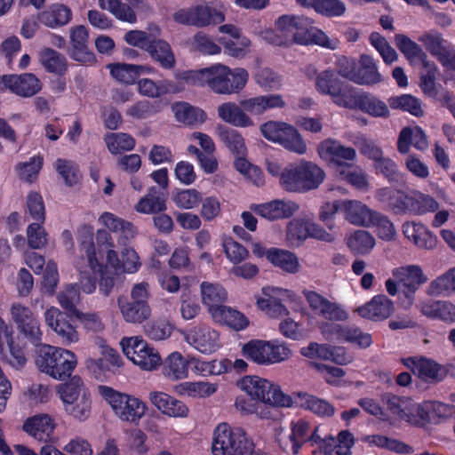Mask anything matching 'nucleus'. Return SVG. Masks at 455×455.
Wrapping results in <instances>:
<instances>
[{"instance_id":"2f4dec72","label":"nucleus","mask_w":455,"mask_h":455,"mask_svg":"<svg viewBox=\"0 0 455 455\" xmlns=\"http://www.w3.org/2000/svg\"><path fill=\"white\" fill-rule=\"evenodd\" d=\"M241 108L246 113L261 115L267 109L283 108L285 102L279 94H270L244 99L240 101Z\"/></svg>"},{"instance_id":"a19ab883","label":"nucleus","mask_w":455,"mask_h":455,"mask_svg":"<svg viewBox=\"0 0 455 455\" xmlns=\"http://www.w3.org/2000/svg\"><path fill=\"white\" fill-rule=\"evenodd\" d=\"M190 360L186 359L179 352L168 355L164 363V374L171 379L178 380L188 377Z\"/></svg>"},{"instance_id":"c85d7f7f","label":"nucleus","mask_w":455,"mask_h":455,"mask_svg":"<svg viewBox=\"0 0 455 455\" xmlns=\"http://www.w3.org/2000/svg\"><path fill=\"white\" fill-rule=\"evenodd\" d=\"M55 425L47 414H39L27 419L22 429L39 442H48L53 434Z\"/></svg>"},{"instance_id":"3c124183","label":"nucleus","mask_w":455,"mask_h":455,"mask_svg":"<svg viewBox=\"0 0 455 455\" xmlns=\"http://www.w3.org/2000/svg\"><path fill=\"white\" fill-rule=\"evenodd\" d=\"M455 291V267L433 280L428 287L432 296H449Z\"/></svg>"},{"instance_id":"5701e85b","label":"nucleus","mask_w":455,"mask_h":455,"mask_svg":"<svg viewBox=\"0 0 455 455\" xmlns=\"http://www.w3.org/2000/svg\"><path fill=\"white\" fill-rule=\"evenodd\" d=\"M187 341L204 354H212L220 347L219 332L209 326H196L187 334Z\"/></svg>"},{"instance_id":"49530a36","label":"nucleus","mask_w":455,"mask_h":455,"mask_svg":"<svg viewBox=\"0 0 455 455\" xmlns=\"http://www.w3.org/2000/svg\"><path fill=\"white\" fill-rule=\"evenodd\" d=\"M419 41L423 44L425 49L437 60L442 58L450 47L442 34L435 30L424 32L419 37Z\"/></svg>"},{"instance_id":"b1692460","label":"nucleus","mask_w":455,"mask_h":455,"mask_svg":"<svg viewBox=\"0 0 455 455\" xmlns=\"http://www.w3.org/2000/svg\"><path fill=\"white\" fill-rule=\"evenodd\" d=\"M1 81L12 92L22 97H31L42 89L40 80L31 73L20 76L4 75L1 76Z\"/></svg>"},{"instance_id":"09e8293b","label":"nucleus","mask_w":455,"mask_h":455,"mask_svg":"<svg viewBox=\"0 0 455 455\" xmlns=\"http://www.w3.org/2000/svg\"><path fill=\"white\" fill-rule=\"evenodd\" d=\"M307 237H313L321 241L332 242L333 235L326 229H286V240L292 246H299Z\"/></svg>"},{"instance_id":"37998d69","label":"nucleus","mask_w":455,"mask_h":455,"mask_svg":"<svg viewBox=\"0 0 455 455\" xmlns=\"http://www.w3.org/2000/svg\"><path fill=\"white\" fill-rule=\"evenodd\" d=\"M203 303L208 307L209 313L212 315V309L223 306L226 301L227 291L220 284L203 282L201 284Z\"/></svg>"},{"instance_id":"393cba45","label":"nucleus","mask_w":455,"mask_h":455,"mask_svg":"<svg viewBox=\"0 0 455 455\" xmlns=\"http://www.w3.org/2000/svg\"><path fill=\"white\" fill-rule=\"evenodd\" d=\"M395 311L393 301L384 294L375 295L369 302L357 308L358 315L371 321H382Z\"/></svg>"},{"instance_id":"58836bf2","label":"nucleus","mask_w":455,"mask_h":455,"mask_svg":"<svg viewBox=\"0 0 455 455\" xmlns=\"http://www.w3.org/2000/svg\"><path fill=\"white\" fill-rule=\"evenodd\" d=\"M216 132L220 140L224 143L233 155L245 156L246 146L244 139L238 131L224 125H219L216 128Z\"/></svg>"},{"instance_id":"f8f14e48","label":"nucleus","mask_w":455,"mask_h":455,"mask_svg":"<svg viewBox=\"0 0 455 455\" xmlns=\"http://www.w3.org/2000/svg\"><path fill=\"white\" fill-rule=\"evenodd\" d=\"M260 132L267 140L280 144L290 152L304 155L307 150L300 133L287 123L268 121L261 124Z\"/></svg>"},{"instance_id":"c9c22d12","label":"nucleus","mask_w":455,"mask_h":455,"mask_svg":"<svg viewBox=\"0 0 455 455\" xmlns=\"http://www.w3.org/2000/svg\"><path fill=\"white\" fill-rule=\"evenodd\" d=\"M326 455H352V448L355 443V435L347 429L341 430L334 437L327 435Z\"/></svg>"},{"instance_id":"5fc2aeb1","label":"nucleus","mask_w":455,"mask_h":455,"mask_svg":"<svg viewBox=\"0 0 455 455\" xmlns=\"http://www.w3.org/2000/svg\"><path fill=\"white\" fill-rule=\"evenodd\" d=\"M174 110L177 120L188 125L201 124L206 118V115L202 109L188 103L178 104Z\"/></svg>"},{"instance_id":"9b49d317","label":"nucleus","mask_w":455,"mask_h":455,"mask_svg":"<svg viewBox=\"0 0 455 455\" xmlns=\"http://www.w3.org/2000/svg\"><path fill=\"white\" fill-rule=\"evenodd\" d=\"M242 355L257 364L269 365L287 359L291 355V350L277 341L251 339L243 344Z\"/></svg>"},{"instance_id":"4c0bfd02","label":"nucleus","mask_w":455,"mask_h":455,"mask_svg":"<svg viewBox=\"0 0 455 455\" xmlns=\"http://www.w3.org/2000/svg\"><path fill=\"white\" fill-rule=\"evenodd\" d=\"M376 198L386 203L395 212H402L407 210L411 204V197L401 190H395L391 188H381L376 191Z\"/></svg>"},{"instance_id":"7c9ffc66","label":"nucleus","mask_w":455,"mask_h":455,"mask_svg":"<svg viewBox=\"0 0 455 455\" xmlns=\"http://www.w3.org/2000/svg\"><path fill=\"white\" fill-rule=\"evenodd\" d=\"M294 403L297 406L310 411L319 417H331L335 413V407L331 403L307 393L295 394Z\"/></svg>"},{"instance_id":"bb28decb","label":"nucleus","mask_w":455,"mask_h":455,"mask_svg":"<svg viewBox=\"0 0 455 455\" xmlns=\"http://www.w3.org/2000/svg\"><path fill=\"white\" fill-rule=\"evenodd\" d=\"M257 214L268 220L286 219L291 216L299 206L293 202L273 200L251 208Z\"/></svg>"},{"instance_id":"72a5a7b5","label":"nucleus","mask_w":455,"mask_h":455,"mask_svg":"<svg viewBox=\"0 0 455 455\" xmlns=\"http://www.w3.org/2000/svg\"><path fill=\"white\" fill-rule=\"evenodd\" d=\"M212 317L216 323L235 331L244 330L249 325V320L243 313L224 305L213 308Z\"/></svg>"},{"instance_id":"dca6fc26","label":"nucleus","mask_w":455,"mask_h":455,"mask_svg":"<svg viewBox=\"0 0 455 455\" xmlns=\"http://www.w3.org/2000/svg\"><path fill=\"white\" fill-rule=\"evenodd\" d=\"M402 363L415 376L426 383H438L448 375V369L433 359L425 356H409L401 359Z\"/></svg>"},{"instance_id":"c756f323","label":"nucleus","mask_w":455,"mask_h":455,"mask_svg":"<svg viewBox=\"0 0 455 455\" xmlns=\"http://www.w3.org/2000/svg\"><path fill=\"white\" fill-rule=\"evenodd\" d=\"M423 315L433 320H439L447 324L455 323V304L449 300H431L421 306Z\"/></svg>"},{"instance_id":"a18cd8bd","label":"nucleus","mask_w":455,"mask_h":455,"mask_svg":"<svg viewBox=\"0 0 455 455\" xmlns=\"http://www.w3.org/2000/svg\"><path fill=\"white\" fill-rule=\"evenodd\" d=\"M40 61L50 73L61 76L68 69L67 58L52 48H45L40 52Z\"/></svg>"},{"instance_id":"1a4fd4ad","label":"nucleus","mask_w":455,"mask_h":455,"mask_svg":"<svg viewBox=\"0 0 455 455\" xmlns=\"http://www.w3.org/2000/svg\"><path fill=\"white\" fill-rule=\"evenodd\" d=\"M148 288L146 282L136 283L132 286L130 296L118 297L117 305L125 322L141 323L150 316Z\"/></svg>"},{"instance_id":"aec40b11","label":"nucleus","mask_w":455,"mask_h":455,"mask_svg":"<svg viewBox=\"0 0 455 455\" xmlns=\"http://www.w3.org/2000/svg\"><path fill=\"white\" fill-rule=\"evenodd\" d=\"M69 43L68 53L72 60L84 64L95 62V55L89 47L88 30L84 26L78 25L70 28Z\"/></svg>"},{"instance_id":"79ce46f5","label":"nucleus","mask_w":455,"mask_h":455,"mask_svg":"<svg viewBox=\"0 0 455 455\" xmlns=\"http://www.w3.org/2000/svg\"><path fill=\"white\" fill-rule=\"evenodd\" d=\"M147 52L158 62L162 68L171 69L175 66L176 60L171 45L161 39H152Z\"/></svg>"},{"instance_id":"f257e3e1","label":"nucleus","mask_w":455,"mask_h":455,"mask_svg":"<svg viewBox=\"0 0 455 455\" xmlns=\"http://www.w3.org/2000/svg\"><path fill=\"white\" fill-rule=\"evenodd\" d=\"M92 230L82 229L80 251L87 257L92 273L98 275L100 292L108 296L115 285V272L111 267L103 264V253L106 252L107 259L111 263L114 259H117V254L113 250L114 244L108 229H97L96 240L99 247L97 251Z\"/></svg>"},{"instance_id":"13d9d810","label":"nucleus","mask_w":455,"mask_h":455,"mask_svg":"<svg viewBox=\"0 0 455 455\" xmlns=\"http://www.w3.org/2000/svg\"><path fill=\"white\" fill-rule=\"evenodd\" d=\"M338 175L340 179L352 185L359 190H367L369 188V181L367 174L363 169L358 166L347 167L346 169H338Z\"/></svg>"},{"instance_id":"4be33fe9","label":"nucleus","mask_w":455,"mask_h":455,"mask_svg":"<svg viewBox=\"0 0 455 455\" xmlns=\"http://www.w3.org/2000/svg\"><path fill=\"white\" fill-rule=\"evenodd\" d=\"M392 274L399 283H403L405 297L408 298L411 302L413 300L414 293L419 289V285L427 282V277L424 275L421 267L416 265H408L394 268Z\"/></svg>"},{"instance_id":"774afa93","label":"nucleus","mask_w":455,"mask_h":455,"mask_svg":"<svg viewBox=\"0 0 455 455\" xmlns=\"http://www.w3.org/2000/svg\"><path fill=\"white\" fill-rule=\"evenodd\" d=\"M310 425L303 419L292 423L290 440L292 443L291 450L294 454L299 453L303 444L307 442Z\"/></svg>"},{"instance_id":"0eeeda50","label":"nucleus","mask_w":455,"mask_h":455,"mask_svg":"<svg viewBox=\"0 0 455 455\" xmlns=\"http://www.w3.org/2000/svg\"><path fill=\"white\" fill-rule=\"evenodd\" d=\"M99 391L110 405L115 415L122 421L138 425L148 410L145 402L140 398L123 393L108 386H100Z\"/></svg>"},{"instance_id":"338daca9","label":"nucleus","mask_w":455,"mask_h":455,"mask_svg":"<svg viewBox=\"0 0 455 455\" xmlns=\"http://www.w3.org/2000/svg\"><path fill=\"white\" fill-rule=\"evenodd\" d=\"M79 287L76 284H70L59 293L58 301L67 313L75 315L79 311L76 307V302L79 299Z\"/></svg>"},{"instance_id":"6ab92c4d","label":"nucleus","mask_w":455,"mask_h":455,"mask_svg":"<svg viewBox=\"0 0 455 455\" xmlns=\"http://www.w3.org/2000/svg\"><path fill=\"white\" fill-rule=\"evenodd\" d=\"M318 155L322 159L329 160L339 169L351 167L350 162L356 158V152L351 147H346L338 140L327 139L317 146Z\"/></svg>"},{"instance_id":"cd10ccee","label":"nucleus","mask_w":455,"mask_h":455,"mask_svg":"<svg viewBox=\"0 0 455 455\" xmlns=\"http://www.w3.org/2000/svg\"><path fill=\"white\" fill-rule=\"evenodd\" d=\"M204 68L198 70L176 71L173 79H164V90L169 93H178L187 86L203 87Z\"/></svg>"},{"instance_id":"052dcab7","label":"nucleus","mask_w":455,"mask_h":455,"mask_svg":"<svg viewBox=\"0 0 455 455\" xmlns=\"http://www.w3.org/2000/svg\"><path fill=\"white\" fill-rule=\"evenodd\" d=\"M408 239H412L419 248L433 250L437 244V236L429 229H403Z\"/></svg>"},{"instance_id":"ea45409f","label":"nucleus","mask_w":455,"mask_h":455,"mask_svg":"<svg viewBox=\"0 0 455 455\" xmlns=\"http://www.w3.org/2000/svg\"><path fill=\"white\" fill-rule=\"evenodd\" d=\"M108 68L116 80L126 84H133L141 73L152 70L150 67L125 63L109 64Z\"/></svg>"},{"instance_id":"69168bd1","label":"nucleus","mask_w":455,"mask_h":455,"mask_svg":"<svg viewBox=\"0 0 455 455\" xmlns=\"http://www.w3.org/2000/svg\"><path fill=\"white\" fill-rule=\"evenodd\" d=\"M146 335L154 340H163L169 338L173 331V326L164 319H158L148 323L144 326Z\"/></svg>"},{"instance_id":"e2e57ef3","label":"nucleus","mask_w":455,"mask_h":455,"mask_svg":"<svg viewBox=\"0 0 455 455\" xmlns=\"http://www.w3.org/2000/svg\"><path fill=\"white\" fill-rule=\"evenodd\" d=\"M395 44L411 63L416 61L419 56H425L421 47L403 34L395 35Z\"/></svg>"},{"instance_id":"e433bc0d","label":"nucleus","mask_w":455,"mask_h":455,"mask_svg":"<svg viewBox=\"0 0 455 455\" xmlns=\"http://www.w3.org/2000/svg\"><path fill=\"white\" fill-rule=\"evenodd\" d=\"M38 19L46 27L55 28L68 24L72 19V12L68 6L57 4L38 13Z\"/></svg>"},{"instance_id":"6e6552de","label":"nucleus","mask_w":455,"mask_h":455,"mask_svg":"<svg viewBox=\"0 0 455 455\" xmlns=\"http://www.w3.org/2000/svg\"><path fill=\"white\" fill-rule=\"evenodd\" d=\"M253 447V442L241 427L220 423L214 430L213 455H251Z\"/></svg>"},{"instance_id":"680f3d73","label":"nucleus","mask_w":455,"mask_h":455,"mask_svg":"<svg viewBox=\"0 0 455 455\" xmlns=\"http://www.w3.org/2000/svg\"><path fill=\"white\" fill-rule=\"evenodd\" d=\"M374 167L378 172L385 176L390 183L402 185L405 182L404 176L399 172L395 163L384 156L374 164Z\"/></svg>"},{"instance_id":"603ef678","label":"nucleus","mask_w":455,"mask_h":455,"mask_svg":"<svg viewBox=\"0 0 455 455\" xmlns=\"http://www.w3.org/2000/svg\"><path fill=\"white\" fill-rule=\"evenodd\" d=\"M388 105L393 109L407 111L415 116H422L424 114L421 101L411 94L391 97Z\"/></svg>"},{"instance_id":"8fccbe9b","label":"nucleus","mask_w":455,"mask_h":455,"mask_svg":"<svg viewBox=\"0 0 455 455\" xmlns=\"http://www.w3.org/2000/svg\"><path fill=\"white\" fill-rule=\"evenodd\" d=\"M358 108L373 117L387 118L390 116L388 106L369 93L361 94Z\"/></svg>"},{"instance_id":"4d7b16f0","label":"nucleus","mask_w":455,"mask_h":455,"mask_svg":"<svg viewBox=\"0 0 455 455\" xmlns=\"http://www.w3.org/2000/svg\"><path fill=\"white\" fill-rule=\"evenodd\" d=\"M64 407L67 413L79 421L86 420L91 414L92 409L90 393L84 390L80 399L76 400V402L68 403V404H65Z\"/></svg>"},{"instance_id":"f03ea898","label":"nucleus","mask_w":455,"mask_h":455,"mask_svg":"<svg viewBox=\"0 0 455 455\" xmlns=\"http://www.w3.org/2000/svg\"><path fill=\"white\" fill-rule=\"evenodd\" d=\"M277 44H297L307 45L315 44L331 50L337 48L338 42L331 40L314 26V20L304 15L285 14L275 21Z\"/></svg>"},{"instance_id":"423d86ee","label":"nucleus","mask_w":455,"mask_h":455,"mask_svg":"<svg viewBox=\"0 0 455 455\" xmlns=\"http://www.w3.org/2000/svg\"><path fill=\"white\" fill-rule=\"evenodd\" d=\"M388 411L400 420L423 427L431 422V402L416 403L412 399L392 393L382 395Z\"/></svg>"},{"instance_id":"7ed1b4c3","label":"nucleus","mask_w":455,"mask_h":455,"mask_svg":"<svg viewBox=\"0 0 455 455\" xmlns=\"http://www.w3.org/2000/svg\"><path fill=\"white\" fill-rule=\"evenodd\" d=\"M325 176L324 171L316 164L302 160L289 164L280 172V184L286 191L307 192L317 188Z\"/></svg>"},{"instance_id":"473e14b6","label":"nucleus","mask_w":455,"mask_h":455,"mask_svg":"<svg viewBox=\"0 0 455 455\" xmlns=\"http://www.w3.org/2000/svg\"><path fill=\"white\" fill-rule=\"evenodd\" d=\"M218 116L225 123L236 127H251L254 125L252 119L243 111L241 104L228 101L220 104L217 109Z\"/></svg>"},{"instance_id":"de8ad7c7","label":"nucleus","mask_w":455,"mask_h":455,"mask_svg":"<svg viewBox=\"0 0 455 455\" xmlns=\"http://www.w3.org/2000/svg\"><path fill=\"white\" fill-rule=\"evenodd\" d=\"M307 237H313L321 241L332 242L333 235L326 229H286V240L292 246H299Z\"/></svg>"},{"instance_id":"2eb2a0df","label":"nucleus","mask_w":455,"mask_h":455,"mask_svg":"<svg viewBox=\"0 0 455 455\" xmlns=\"http://www.w3.org/2000/svg\"><path fill=\"white\" fill-rule=\"evenodd\" d=\"M322 333L330 339L352 344L359 348H368L372 344V337L355 324L324 323L321 326Z\"/></svg>"},{"instance_id":"c03bdc74","label":"nucleus","mask_w":455,"mask_h":455,"mask_svg":"<svg viewBox=\"0 0 455 455\" xmlns=\"http://www.w3.org/2000/svg\"><path fill=\"white\" fill-rule=\"evenodd\" d=\"M346 243L354 255H365L374 247L375 239L364 229H355L347 237Z\"/></svg>"},{"instance_id":"39448f33","label":"nucleus","mask_w":455,"mask_h":455,"mask_svg":"<svg viewBox=\"0 0 455 455\" xmlns=\"http://www.w3.org/2000/svg\"><path fill=\"white\" fill-rule=\"evenodd\" d=\"M248 78L244 68L231 69L222 64H214L204 68L203 87L207 86L217 94L230 95L240 92Z\"/></svg>"},{"instance_id":"ddd939ff","label":"nucleus","mask_w":455,"mask_h":455,"mask_svg":"<svg viewBox=\"0 0 455 455\" xmlns=\"http://www.w3.org/2000/svg\"><path fill=\"white\" fill-rule=\"evenodd\" d=\"M345 219L352 225L369 228H389L393 224L387 217L370 209L366 204L357 200L341 201Z\"/></svg>"},{"instance_id":"6e6d98bb","label":"nucleus","mask_w":455,"mask_h":455,"mask_svg":"<svg viewBox=\"0 0 455 455\" xmlns=\"http://www.w3.org/2000/svg\"><path fill=\"white\" fill-rule=\"evenodd\" d=\"M342 83L333 70L327 69L316 75L315 85L319 93L332 97Z\"/></svg>"},{"instance_id":"4468645a","label":"nucleus","mask_w":455,"mask_h":455,"mask_svg":"<svg viewBox=\"0 0 455 455\" xmlns=\"http://www.w3.org/2000/svg\"><path fill=\"white\" fill-rule=\"evenodd\" d=\"M121 345L125 355L142 370L151 371L161 364L159 353L139 337L124 338Z\"/></svg>"},{"instance_id":"f704fd0d","label":"nucleus","mask_w":455,"mask_h":455,"mask_svg":"<svg viewBox=\"0 0 455 455\" xmlns=\"http://www.w3.org/2000/svg\"><path fill=\"white\" fill-rule=\"evenodd\" d=\"M382 80L383 77L378 71L374 60L369 55L363 54L360 58V67L355 72L353 82L360 85H373Z\"/></svg>"},{"instance_id":"20e7f679","label":"nucleus","mask_w":455,"mask_h":455,"mask_svg":"<svg viewBox=\"0 0 455 455\" xmlns=\"http://www.w3.org/2000/svg\"><path fill=\"white\" fill-rule=\"evenodd\" d=\"M36 350V365L44 372L57 380L70 378L77 364L75 353L51 345H39Z\"/></svg>"},{"instance_id":"0e129e2a","label":"nucleus","mask_w":455,"mask_h":455,"mask_svg":"<svg viewBox=\"0 0 455 455\" xmlns=\"http://www.w3.org/2000/svg\"><path fill=\"white\" fill-rule=\"evenodd\" d=\"M136 209L144 213L162 212L165 209L164 200L157 195L155 188H151L148 193L140 200Z\"/></svg>"},{"instance_id":"864d4df0","label":"nucleus","mask_w":455,"mask_h":455,"mask_svg":"<svg viewBox=\"0 0 455 455\" xmlns=\"http://www.w3.org/2000/svg\"><path fill=\"white\" fill-rule=\"evenodd\" d=\"M331 99L339 107L355 109L359 108L361 94L353 86L342 83Z\"/></svg>"},{"instance_id":"f3484780","label":"nucleus","mask_w":455,"mask_h":455,"mask_svg":"<svg viewBox=\"0 0 455 455\" xmlns=\"http://www.w3.org/2000/svg\"><path fill=\"white\" fill-rule=\"evenodd\" d=\"M11 315L19 331L35 347L41 345L43 333L39 320L32 310L20 303H13Z\"/></svg>"},{"instance_id":"a878e982","label":"nucleus","mask_w":455,"mask_h":455,"mask_svg":"<svg viewBox=\"0 0 455 455\" xmlns=\"http://www.w3.org/2000/svg\"><path fill=\"white\" fill-rule=\"evenodd\" d=\"M149 400L158 411L169 417L185 418L189 412V409L185 403L164 392H150Z\"/></svg>"},{"instance_id":"a211bd4d","label":"nucleus","mask_w":455,"mask_h":455,"mask_svg":"<svg viewBox=\"0 0 455 455\" xmlns=\"http://www.w3.org/2000/svg\"><path fill=\"white\" fill-rule=\"evenodd\" d=\"M174 20L180 24L198 28L211 24H218L224 20V15L208 5H196L188 9L180 10L173 15Z\"/></svg>"},{"instance_id":"9d476101","label":"nucleus","mask_w":455,"mask_h":455,"mask_svg":"<svg viewBox=\"0 0 455 455\" xmlns=\"http://www.w3.org/2000/svg\"><path fill=\"white\" fill-rule=\"evenodd\" d=\"M243 388L257 402L274 407H291L293 398L285 395L279 386L257 376H247L243 379Z\"/></svg>"},{"instance_id":"412c9836","label":"nucleus","mask_w":455,"mask_h":455,"mask_svg":"<svg viewBox=\"0 0 455 455\" xmlns=\"http://www.w3.org/2000/svg\"><path fill=\"white\" fill-rule=\"evenodd\" d=\"M72 316L53 307L45 312L46 323L58 334L64 344L78 340V333L72 323Z\"/></svg>"},{"instance_id":"bf43d9fd","label":"nucleus","mask_w":455,"mask_h":455,"mask_svg":"<svg viewBox=\"0 0 455 455\" xmlns=\"http://www.w3.org/2000/svg\"><path fill=\"white\" fill-rule=\"evenodd\" d=\"M102 9L112 12L118 20L134 23L136 21V14L133 10L126 4L121 3L119 0H100Z\"/></svg>"}]
</instances>
